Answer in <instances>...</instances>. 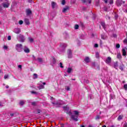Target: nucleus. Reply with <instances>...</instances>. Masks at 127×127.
<instances>
[{"mask_svg": "<svg viewBox=\"0 0 127 127\" xmlns=\"http://www.w3.org/2000/svg\"><path fill=\"white\" fill-rule=\"evenodd\" d=\"M8 88H9L8 85H6V89H8Z\"/></svg>", "mask_w": 127, "mask_h": 127, "instance_id": "obj_57", "label": "nucleus"}, {"mask_svg": "<svg viewBox=\"0 0 127 127\" xmlns=\"http://www.w3.org/2000/svg\"><path fill=\"white\" fill-rule=\"evenodd\" d=\"M31 93L32 94H37L36 92L35 91H32Z\"/></svg>", "mask_w": 127, "mask_h": 127, "instance_id": "obj_51", "label": "nucleus"}, {"mask_svg": "<svg viewBox=\"0 0 127 127\" xmlns=\"http://www.w3.org/2000/svg\"><path fill=\"white\" fill-rule=\"evenodd\" d=\"M28 2H30L31 3V2H32V0H28Z\"/></svg>", "mask_w": 127, "mask_h": 127, "instance_id": "obj_52", "label": "nucleus"}, {"mask_svg": "<svg viewBox=\"0 0 127 127\" xmlns=\"http://www.w3.org/2000/svg\"><path fill=\"white\" fill-rule=\"evenodd\" d=\"M52 104H53L54 106H56V107H59L61 106V105H62L63 104V101L62 100H59L55 101V102H52Z\"/></svg>", "mask_w": 127, "mask_h": 127, "instance_id": "obj_4", "label": "nucleus"}, {"mask_svg": "<svg viewBox=\"0 0 127 127\" xmlns=\"http://www.w3.org/2000/svg\"><path fill=\"white\" fill-rule=\"evenodd\" d=\"M26 14L27 16H30V15H31V14H32V11H31V10H30V9H26Z\"/></svg>", "mask_w": 127, "mask_h": 127, "instance_id": "obj_8", "label": "nucleus"}, {"mask_svg": "<svg viewBox=\"0 0 127 127\" xmlns=\"http://www.w3.org/2000/svg\"><path fill=\"white\" fill-rule=\"evenodd\" d=\"M14 32H15V33H16L17 34H18V33H20V29L18 28L14 29Z\"/></svg>", "mask_w": 127, "mask_h": 127, "instance_id": "obj_16", "label": "nucleus"}, {"mask_svg": "<svg viewBox=\"0 0 127 127\" xmlns=\"http://www.w3.org/2000/svg\"><path fill=\"white\" fill-rule=\"evenodd\" d=\"M109 3L110 4H113V3H114V0H110Z\"/></svg>", "mask_w": 127, "mask_h": 127, "instance_id": "obj_39", "label": "nucleus"}, {"mask_svg": "<svg viewBox=\"0 0 127 127\" xmlns=\"http://www.w3.org/2000/svg\"><path fill=\"white\" fill-rule=\"evenodd\" d=\"M82 2H84L85 3H91V0H81Z\"/></svg>", "mask_w": 127, "mask_h": 127, "instance_id": "obj_18", "label": "nucleus"}, {"mask_svg": "<svg viewBox=\"0 0 127 127\" xmlns=\"http://www.w3.org/2000/svg\"><path fill=\"white\" fill-rule=\"evenodd\" d=\"M120 47H121V46L119 44H117L116 45V48H120Z\"/></svg>", "mask_w": 127, "mask_h": 127, "instance_id": "obj_42", "label": "nucleus"}, {"mask_svg": "<svg viewBox=\"0 0 127 127\" xmlns=\"http://www.w3.org/2000/svg\"><path fill=\"white\" fill-rule=\"evenodd\" d=\"M30 87L33 88L34 86L32 85H30Z\"/></svg>", "mask_w": 127, "mask_h": 127, "instance_id": "obj_63", "label": "nucleus"}, {"mask_svg": "<svg viewBox=\"0 0 127 127\" xmlns=\"http://www.w3.org/2000/svg\"><path fill=\"white\" fill-rule=\"evenodd\" d=\"M124 89L126 90V91H127V84L124 85Z\"/></svg>", "mask_w": 127, "mask_h": 127, "instance_id": "obj_40", "label": "nucleus"}, {"mask_svg": "<svg viewBox=\"0 0 127 127\" xmlns=\"http://www.w3.org/2000/svg\"><path fill=\"white\" fill-rule=\"evenodd\" d=\"M24 21H25L26 24H27V25H28L30 24V23L29 22V19H28V18H25L24 19Z\"/></svg>", "mask_w": 127, "mask_h": 127, "instance_id": "obj_19", "label": "nucleus"}, {"mask_svg": "<svg viewBox=\"0 0 127 127\" xmlns=\"http://www.w3.org/2000/svg\"><path fill=\"white\" fill-rule=\"evenodd\" d=\"M123 127H127V123H125L124 124Z\"/></svg>", "mask_w": 127, "mask_h": 127, "instance_id": "obj_44", "label": "nucleus"}, {"mask_svg": "<svg viewBox=\"0 0 127 127\" xmlns=\"http://www.w3.org/2000/svg\"><path fill=\"white\" fill-rule=\"evenodd\" d=\"M37 78H38V75H37V74L36 73H34L33 75V79H37Z\"/></svg>", "mask_w": 127, "mask_h": 127, "instance_id": "obj_22", "label": "nucleus"}, {"mask_svg": "<svg viewBox=\"0 0 127 127\" xmlns=\"http://www.w3.org/2000/svg\"><path fill=\"white\" fill-rule=\"evenodd\" d=\"M40 110H37V113H38V114H40Z\"/></svg>", "mask_w": 127, "mask_h": 127, "instance_id": "obj_54", "label": "nucleus"}, {"mask_svg": "<svg viewBox=\"0 0 127 127\" xmlns=\"http://www.w3.org/2000/svg\"><path fill=\"white\" fill-rule=\"evenodd\" d=\"M101 37L102 39H107V36L104 35H101Z\"/></svg>", "mask_w": 127, "mask_h": 127, "instance_id": "obj_26", "label": "nucleus"}, {"mask_svg": "<svg viewBox=\"0 0 127 127\" xmlns=\"http://www.w3.org/2000/svg\"><path fill=\"white\" fill-rule=\"evenodd\" d=\"M67 58L69 59L73 58V51L70 49L67 50Z\"/></svg>", "mask_w": 127, "mask_h": 127, "instance_id": "obj_5", "label": "nucleus"}, {"mask_svg": "<svg viewBox=\"0 0 127 127\" xmlns=\"http://www.w3.org/2000/svg\"><path fill=\"white\" fill-rule=\"evenodd\" d=\"M111 62H112V58L110 57H108L106 60V63H107V64H110V63H111Z\"/></svg>", "mask_w": 127, "mask_h": 127, "instance_id": "obj_10", "label": "nucleus"}, {"mask_svg": "<svg viewBox=\"0 0 127 127\" xmlns=\"http://www.w3.org/2000/svg\"><path fill=\"white\" fill-rule=\"evenodd\" d=\"M101 24L103 26V28L104 29H106V24H105V23L104 22H101Z\"/></svg>", "mask_w": 127, "mask_h": 127, "instance_id": "obj_27", "label": "nucleus"}, {"mask_svg": "<svg viewBox=\"0 0 127 127\" xmlns=\"http://www.w3.org/2000/svg\"><path fill=\"white\" fill-rule=\"evenodd\" d=\"M124 44H127V37L125 40L123 41Z\"/></svg>", "mask_w": 127, "mask_h": 127, "instance_id": "obj_32", "label": "nucleus"}, {"mask_svg": "<svg viewBox=\"0 0 127 127\" xmlns=\"http://www.w3.org/2000/svg\"><path fill=\"white\" fill-rule=\"evenodd\" d=\"M73 71V69L72 68L69 67L67 68V73H71Z\"/></svg>", "mask_w": 127, "mask_h": 127, "instance_id": "obj_23", "label": "nucleus"}, {"mask_svg": "<svg viewBox=\"0 0 127 127\" xmlns=\"http://www.w3.org/2000/svg\"><path fill=\"white\" fill-rule=\"evenodd\" d=\"M15 48L18 52H21V51H22V45L20 44H17L15 45Z\"/></svg>", "mask_w": 127, "mask_h": 127, "instance_id": "obj_2", "label": "nucleus"}, {"mask_svg": "<svg viewBox=\"0 0 127 127\" xmlns=\"http://www.w3.org/2000/svg\"><path fill=\"white\" fill-rule=\"evenodd\" d=\"M36 60L38 61V62H39V63H44V61H43V59L41 58H38Z\"/></svg>", "mask_w": 127, "mask_h": 127, "instance_id": "obj_15", "label": "nucleus"}, {"mask_svg": "<svg viewBox=\"0 0 127 127\" xmlns=\"http://www.w3.org/2000/svg\"><path fill=\"white\" fill-rule=\"evenodd\" d=\"M18 67L19 68V69H21V68H22V66L21 65H19Z\"/></svg>", "mask_w": 127, "mask_h": 127, "instance_id": "obj_47", "label": "nucleus"}, {"mask_svg": "<svg viewBox=\"0 0 127 127\" xmlns=\"http://www.w3.org/2000/svg\"><path fill=\"white\" fill-rule=\"evenodd\" d=\"M84 62L85 63H89L90 62V58L89 57H86L84 59Z\"/></svg>", "mask_w": 127, "mask_h": 127, "instance_id": "obj_17", "label": "nucleus"}, {"mask_svg": "<svg viewBox=\"0 0 127 127\" xmlns=\"http://www.w3.org/2000/svg\"><path fill=\"white\" fill-rule=\"evenodd\" d=\"M96 58H100V54L99 53H96Z\"/></svg>", "mask_w": 127, "mask_h": 127, "instance_id": "obj_31", "label": "nucleus"}, {"mask_svg": "<svg viewBox=\"0 0 127 127\" xmlns=\"http://www.w3.org/2000/svg\"><path fill=\"white\" fill-rule=\"evenodd\" d=\"M31 105L32 106H35L36 105V102H31Z\"/></svg>", "mask_w": 127, "mask_h": 127, "instance_id": "obj_38", "label": "nucleus"}, {"mask_svg": "<svg viewBox=\"0 0 127 127\" xmlns=\"http://www.w3.org/2000/svg\"><path fill=\"white\" fill-rule=\"evenodd\" d=\"M23 23V21H22V20H20L19 21V24L20 25H21V24H22Z\"/></svg>", "mask_w": 127, "mask_h": 127, "instance_id": "obj_41", "label": "nucleus"}, {"mask_svg": "<svg viewBox=\"0 0 127 127\" xmlns=\"http://www.w3.org/2000/svg\"><path fill=\"white\" fill-rule=\"evenodd\" d=\"M100 119V116H97L96 118H95V120H99Z\"/></svg>", "mask_w": 127, "mask_h": 127, "instance_id": "obj_45", "label": "nucleus"}, {"mask_svg": "<svg viewBox=\"0 0 127 127\" xmlns=\"http://www.w3.org/2000/svg\"><path fill=\"white\" fill-rule=\"evenodd\" d=\"M2 10V8L0 6V11H1Z\"/></svg>", "mask_w": 127, "mask_h": 127, "instance_id": "obj_56", "label": "nucleus"}, {"mask_svg": "<svg viewBox=\"0 0 127 127\" xmlns=\"http://www.w3.org/2000/svg\"><path fill=\"white\" fill-rule=\"evenodd\" d=\"M117 58L118 59H122V55H121V54H117Z\"/></svg>", "mask_w": 127, "mask_h": 127, "instance_id": "obj_28", "label": "nucleus"}, {"mask_svg": "<svg viewBox=\"0 0 127 127\" xmlns=\"http://www.w3.org/2000/svg\"><path fill=\"white\" fill-rule=\"evenodd\" d=\"M43 85H46V83H45V82H43Z\"/></svg>", "mask_w": 127, "mask_h": 127, "instance_id": "obj_58", "label": "nucleus"}, {"mask_svg": "<svg viewBox=\"0 0 127 127\" xmlns=\"http://www.w3.org/2000/svg\"><path fill=\"white\" fill-rule=\"evenodd\" d=\"M52 8H57V4L55 2H52Z\"/></svg>", "mask_w": 127, "mask_h": 127, "instance_id": "obj_12", "label": "nucleus"}, {"mask_svg": "<svg viewBox=\"0 0 127 127\" xmlns=\"http://www.w3.org/2000/svg\"><path fill=\"white\" fill-rule=\"evenodd\" d=\"M38 88L39 90H40L41 89H44V86L41 84L38 86Z\"/></svg>", "mask_w": 127, "mask_h": 127, "instance_id": "obj_24", "label": "nucleus"}, {"mask_svg": "<svg viewBox=\"0 0 127 127\" xmlns=\"http://www.w3.org/2000/svg\"><path fill=\"white\" fill-rule=\"evenodd\" d=\"M14 115V114H13V113H11V114H10V116L11 117H13Z\"/></svg>", "mask_w": 127, "mask_h": 127, "instance_id": "obj_50", "label": "nucleus"}, {"mask_svg": "<svg viewBox=\"0 0 127 127\" xmlns=\"http://www.w3.org/2000/svg\"><path fill=\"white\" fill-rule=\"evenodd\" d=\"M64 111L66 114L70 115L71 120L74 121V122H78V118H79V112L78 111H74L71 113L70 110H69V107L67 106L64 107Z\"/></svg>", "mask_w": 127, "mask_h": 127, "instance_id": "obj_1", "label": "nucleus"}, {"mask_svg": "<svg viewBox=\"0 0 127 127\" xmlns=\"http://www.w3.org/2000/svg\"><path fill=\"white\" fill-rule=\"evenodd\" d=\"M79 28V25L76 24L74 26V29H78Z\"/></svg>", "mask_w": 127, "mask_h": 127, "instance_id": "obj_34", "label": "nucleus"}, {"mask_svg": "<svg viewBox=\"0 0 127 127\" xmlns=\"http://www.w3.org/2000/svg\"><path fill=\"white\" fill-rule=\"evenodd\" d=\"M8 40H11V37L10 36H8L7 37Z\"/></svg>", "mask_w": 127, "mask_h": 127, "instance_id": "obj_43", "label": "nucleus"}, {"mask_svg": "<svg viewBox=\"0 0 127 127\" xmlns=\"http://www.w3.org/2000/svg\"><path fill=\"white\" fill-rule=\"evenodd\" d=\"M124 117V116L123 115H120L119 117H118V120L119 121H121V120L123 119V118Z\"/></svg>", "mask_w": 127, "mask_h": 127, "instance_id": "obj_25", "label": "nucleus"}, {"mask_svg": "<svg viewBox=\"0 0 127 127\" xmlns=\"http://www.w3.org/2000/svg\"><path fill=\"white\" fill-rule=\"evenodd\" d=\"M65 91H70V86H65Z\"/></svg>", "mask_w": 127, "mask_h": 127, "instance_id": "obj_29", "label": "nucleus"}, {"mask_svg": "<svg viewBox=\"0 0 127 127\" xmlns=\"http://www.w3.org/2000/svg\"><path fill=\"white\" fill-rule=\"evenodd\" d=\"M104 0V1H105V2L106 3H107V2H108V0Z\"/></svg>", "mask_w": 127, "mask_h": 127, "instance_id": "obj_55", "label": "nucleus"}, {"mask_svg": "<svg viewBox=\"0 0 127 127\" xmlns=\"http://www.w3.org/2000/svg\"><path fill=\"white\" fill-rule=\"evenodd\" d=\"M127 48L122 49V54L123 56H126V55H127Z\"/></svg>", "mask_w": 127, "mask_h": 127, "instance_id": "obj_13", "label": "nucleus"}, {"mask_svg": "<svg viewBox=\"0 0 127 127\" xmlns=\"http://www.w3.org/2000/svg\"><path fill=\"white\" fill-rule=\"evenodd\" d=\"M10 4V3L9 2V1L7 0H5V1L2 3V6L4 8H7L9 7Z\"/></svg>", "mask_w": 127, "mask_h": 127, "instance_id": "obj_3", "label": "nucleus"}, {"mask_svg": "<svg viewBox=\"0 0 127 127\" xmlns=\"http://www.w3.org/2000/svg\"><path fill=\"white\" fill-rule=\"evenodd\" d=\"M70 10V7L68 5H65L64 7V12H68Z\"/></svg>", "mask_w": 127, "mask_h": 127, "instance_id": "obj_9", "label": "nucleus"}, {"mask_svg": "<svg viewBox=\"0 0 127 127\" xmlns=\"http://www.w3.org/2000/svg\"><path fill=\"white\" fill-rule=\"evenodd\" d=\"M69 37V35H68V34L67 33H64V38H65V39H67V38H68Z\"/></svg>", "mask_w": 127, "mask_h": 127, "instance_id": "obj_30", "label": "nucleus"}, {"mask_svg": "<svg viewBox=\"0 0 127 127\" xmlns=\"http://www.w3.org/2000/svg\"><path fill=\"white\" fill-rule=\"evenodd\" d=\"M59 66L60 67V68H64L63 64H62V63H60L59 64Z\"/></svg>", "mask_w": 127, "mask_h": 127, "instance_id": "obj_35", "label": "nucleus"}, {"mask_svg": "<svg viewBox=\"0 0 127 127\" xmlns=\"http://www.w3.org/2000/svg\"><path fill=\"white\" fill-rule=\"evenodd\" d=\"M25 104V100H21L19 102L20 106H23Z\"/></svg>", "mask_w": 127, "mask_h": 127, "instance_id": "obj_20", "label": "nucleus"}, {"mask_svg": "<svg viewBox=\"0 0 127 127\" xmlns=\"http://www.w3.org/2000/svg\"><path fill=\"white\" fill-rule=\"evenodd\" d=\"M60 47H61L62 48H64V44H61Z\"/></svg>", "mask_w": 127, "mask_h": 127, "instance_id": "obj_46", "label": "nucleus"}, {"mask_svg": "<svg viewBox=\"0 0 127 127\" xmlns=\"http://www.w3.org/2000/svg\"><path fill=\"white\" fill-rule=\"evenodd\" d=\"M18 39L20 42H24V40H25V38H24V36L21 34L19 35Z\"/></svg>", "mask_w": 127, "mask_h": 127, "instance_id": "obj_6", "label": "nucleus"}, {"mask_svg": "<svg viewBox=\"0 0 127 127\" xmlns=\"http://www.w3.org/2000/svg\"><path fill=\"white\" fill-rule=\"evenodd\" d=\"M62 4L64 5V0H62Z\"/></svg>", "mask_w": 127, "mask_h": 127, "instance_id": "obj_53", "label": "nucleus"}, {"mask_svg": "<svg viewBox=\"0 0 127 127\" xmlns=\"http://www.w3.org/2000/svg\"><path fill=\"white\" fill-rule=\"evenodd\" d=\"M32 57H33L34 60H36V61L37 60L35 58V56H34V55H33Z\"/></svg>", "mask_w": 127, "mask_h": 127, "instance_id": "obj_48", "label": "nucleus"}, {"mask_svg": "<svg viewBox=\"0 0 127 127\" xmlns=\"http://www.w3.org/2000/svg\"><path fill=\"white\" fill-rule=\"evenodd\" d=\"M98 45L97 44H94V47L97 48V47H98Z\"/></svg>", "mask_w": 127, "mask_h": 127, "instance_id": "obj_49", "label": "nucleus"}, {"mask_svg": "<svg viewBox=\"0 0 127 127\" xmlns=\"http://www.w3.org/2000/svg\"><path fill=\"white\" fill-rule=\"evenodd\" d=\"M102 127H107V126H106V125H104L102 126Z\"/></svg>", "mask_w": 127, "mask_h": 127, "instance_id": "obj_62", "label": "nucleus"}, {"mask_svg": "<svg viewBox=\"0 0 127 127\" xmlns=\"http://www.w3.org/2000/svg\"><path fill=\"white\" fill-rule=\"evenodd\" d=\"M125 12H127V9L124 10Z\"/></svg>", "mask_w": 127, "mask_h": 127, "instance_id": "obj_59", "label": "nucleus"}, {"mask_svg": "<svg viewBox=\"0 0 127 127\" xmlns=\"http://www.w3.org/2000/svg\"><path fill=\"white\" fill-rule=\"evenodd\" d=\"M52 64H55V63H56V60L54 57H52Z\"/></svg>", "mask_w": 127, "mask_h": 127, "instance_id": "obj_21", "label": "nucleus"}, {"mask_svg": "<svg viewBox=\"0 0 127 127\" xmlns=\"http://www.w3.org/2000/svg\"><path fill=\"white\" fill-rule=\"evenodd\" d=\"M80 127H85L84 126H81Z\"/></svg>", "mask_w": 127, "mask_h": 127, "instance_id": "obj_64", "label": "nucleus"}, {"mask_svg": "<svg viewBox=\"0 0 127 127\" xmlns=\"http://www.w3.org/2000/svg\"><path fill=\"white\" fill-rule=\"evenodd\" d=\"M29 40L30 42H33V39L32 38L29 37Z\"/></svg>", "mask_w": 127, "mask_h": 127, "instance_id": "obj_37", "label": "nucleus"}, {"mask_svg": "<svg viewBox=\"0 0 127 127\" xmlns=\"http://www.w3.org/2000/svg\"><path fill=\"white\" fill-rule=\"evenodd\" d=\"M23 50L25 53H29V52H30L29 49H28L26 46L24 47Z\"/></svg>", "mask_w": 127, "mask_h": 127, "instance_id": "obj_11", "label": "nucleus"}, {"mask_svg": "<svg viewBox=\"0 0 127 127\" xmlns=\"http://www.w3.org/2000/svg\"><path fill=\"white\" fill-rule=\"evenodd\" d=\"M3 49L4 51H8L9 50V47L5 45H4L3 46Z\"/></svg>", "mask_w": 127, "mask_h": 127, "instance_id": "obj_14", "label": "nucleus"}, {"mask_svg": "<svg viewBox=\"0 0 127 127\" xmlns=\"http://www.w3.org/2000/svg\"><path fill=\"white\" fill-rule=\"evenodd\" d=\"M88 127H93V126H92V125H89Z\"/></svg>", "mask_w": 127, "mask_h": 127, "instance_id": "obj_61", "label": "nucleus"}, {"mask_svg": "<svg viewBox=\"0 0 127 127\" xmlns=\"http://www.w3.org/2000/svg\"><path fill=\"white\" fill-rule=\"evenodd\" d=\"M100 45H102V41H100Z\"/></svg>", "mask_w": 127, "mask_h": 127, "instance_id": "obj_60", "label": "nucleus"}, {"mask_svg": "<svg viewBox=\"0 0 127 127\" xmlns=\"http://www.w3.org/2000/svg\"><path fill=\"white\" fill-rule=\"evenodd\" d=\"M4 78L5 79H8V74H5L4 76Z\"/></svg>", "mask_w": 127, "mask_h": 127, "instance_id": "obj_36", "label": "nucleus"}, {"mask_svg": "<svg viewBox=\"0 0 127 127\" xmlns=\"http://www.w3.org/2000/svg\"><path fill=\"white\" fill-rule=\"evenodd\" d=\"M76 2V1L75 0H71L70 3L71 4H74Z\"/></svg>", "mask_w": 127, "mask_h": 127, "instance_id": "obj_33", "label": "nucleus"}, {"mask_svg": "<svg viewBox=\"0 0 127 127\" xmlns=\"http://www.w3.org/2000/svg\"><path fill=\"white\" fill-rule=\"evenodd\" d=\"M123 3H125V1H123L122 0H117L116 1V4L118 6H121Z\"/></svg>", "mask_w": 127, "mask_h": 127, "instance_id": "obj_7", "label": "nucleus"}]
</instances>
